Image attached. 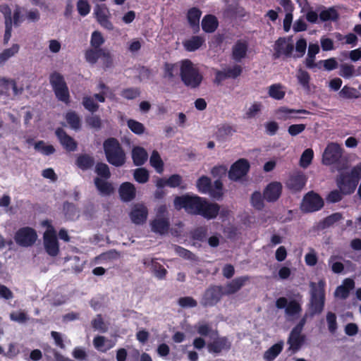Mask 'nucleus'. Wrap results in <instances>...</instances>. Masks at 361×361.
I'll return each mask as SVG.
<instances>
[{
	"label": "nucleus",
	"mask_w": 361,
	"mask_h": 361,
	"mask_svg": "<svg viewBox=\"0 0 361 361\" xmlns=\"http://www.w3.org/2000/svg\"><path fill=\"white\" fill-rule=\"evenodd\" d=\"M176 209H183L188 214L200 215L207 219H215L220 210L217 203L209 202L206 198L188 193L176 196L173 200Z\"/></svg>",
	"instance_id": "f257e3e1"
},
{
	"label": "nucleus",
	"mask_w": 361,
	"mask_h": 361,
	"mask_svg": "<svg viewBox=\"0 0 361 361\" xmlns=\"http://www.w3.org/2000/svg\"><path fill=\"white\" fill-rule=\"evenodd\" d=\"M180 78L188 88L195 90L200 87L204 77L200 68L190 59L180 61Z\"/></svg>",
	"instance_id": "f03ea898"
},
{
	"label": "nucleus",
	"mask_w": 361,
	"mask_h": 361,
	"mask_svg": "<svg viewBox=\"0 0 361 361\" xmlns=\"http://www.w3.org/2000/svg\"><path fill=\"white\" fill-rule=\"evenodd\" d=\"M103 148L106 161L115 167H121L126 162V154L119 141L109 137L104 141Z\"/></svg>",
	"instance_id": "7ed1b4c3"
},
{
	"label": "nucleus",
	"mask_w": 361,
	"mask_h": 361,
	"mask_svg": "<svg viewBox=\"0 0 361 361\" xmlns=\"http://www.w3.org/2000/svg\"><path fill=\"white\" fill-rule=\"evenodd\" d=\"M198 192L202 194H209L215 200H220L224 195V185L221 180L216 179L212 185L211 178L207 176H200L196 181Z\"/></svg>",
	"instance_id": "20e7f679"
},
{
	"label": "nucleus",
	"mask_w": 361,
	"mask_h": 361,
	"mask_svg": "<svg viewBox=\"0 0 361 361\" xmlns=\"http://www.w3.org/2000/svg\"><path fill=\"white\" fill-rule=\"evenodd\" d=\"M49 82L56 99L66 104L70 103V93L65 79L60 73L54 71L49 75Z\"/></svg>",
	"instance_id": "39448f33"
},
{
	"label": "nucleus",
	"mask_w": 361,
	"mask_h": 361,
	"mask_svg": "<svg viewBox=\"0 0 361 361\" xmlns=\"http://www.w3.org/2000/svg\"><path fill=\"white\" fill-rule=\"evenodd\" d=\"M325 305V290L323 287L317 286L312 283L311 285L310 300L309 311L310 315L319 314L324 310Z\"/></svg>",
	"instance_id": "423d86ee"
},
{
	"label": "nucleus",
	"mask_w": 361,
	"mask_h": 361,
	"mask_svg": "<svg viewBox=\"0 0 361 361\" xmlns=\"http://www.w3.org/2000/svg\"><path fill=\"white\" fill-rule=\"evenodd\" d=\"M225 295L222 286L211 285L204 292L200 304L204 307H213Z\"/></svg>",
	"instance_id": "0eeeda50"
},
{
	"label": "nucleus",
	"mask_w": 361,
	"mask_h": 361,
	"mask_svg": "<svg viewBox=\"0 0 361 361\" xmlns=\"http://www.w3.org/2000/svg\"><path fill=\"white\" fill-rule=\"evenodd\" d=\"M37 239L36 231L29 226L20 228L14 235V240L20 247H28L33 245Z\"/></svg>",
	"instance_id": "6e6552de"
},
{
	"label": "nucleus",
	"mask_w": 361,
	"mask_h": 361,
	"mask_svg": "<svg viewBox=\"0 0 361 361\" xmlns=\"http://www.w3.org/2000/svg\"><path fill=\"white\" fill-rule=\"evenodd\" d=\"M322 197L314 191L308 192L302 199L301 209L305 213H312L319 211L324 207Z\"/></svg>",
	"instance_id": "1a4fd4ad"
},
{
	"label": "nucleus",
	"mask_w": 361,
	"mask_h": 361,
	"mask_svg": "<svg viewBox=\"0 0 361 361\" xmlns=\"http://www.w3.org/2000/svg\"><path fill=\"white\" fill-rule=\"evenodd\" d=\"M275 305L279 310H285V314L288 317H293L298 315L302 312L301 304L296 300H290L288 301V299L285 297H280L276 299Z\"/></svg>",
	"instance_id": "9d476101"
},
{
	"label": "nucleus",
	"mask_w": 361,
	"mask_h": 361,
	"mask_svg": "<svg viewBox=\"0 0 361 361\" xmlns=\"http://www.w3.org/2000/svg\"><path fill=\"white\" fill-rule=\"evenodd\" d=\"M343 149L336 142H330L326 147L322 155V163L326 166L336 164L341 158Z\"/></svg>",
	"instance_id": "9b49d317"
},
{
	"label": "nucleus",
	"mask_w": 361,
	"mask_h": 361,
	"mask_svg": "<svg viewBox=\"0 0 361 361\" xmlns=\"http://www.w3.org/2000/svg\"><path fill=\"white\" fill-rule=\"evenodd\" d=\"M359 178H356L352 174V170L350 173H342L336 180L338 188L343 191V192L350 195L354 192L358 182Z\"/></svg>",
	"instance_id": "f8f14e48"
},
{
	"label": "nucleus",
	"mask_w": 361,
	"mask_h": 361,
	"mask_svg": "<svg viewBox=\"0 0 361 361\" xmlns=\"http://www.w3.org/2000/svg\"><path fill=\"white\" fill-rule=\"evenodd\" d=\"M49 227L44 233V246L48 255L55 257L59 252V245L54 228L53 226Z\"/></svg>",
	"instance_id": "ddd939ff"
},
{
	"label": "nucleus",
	"mask_w": 361,
	"mask_h": 361,
	"mask_svg": "<svg viewBox=\"0 0 361 361\" xmlns=\"http://www.w3.org/2000/svg\"><path fill=\"white\" fill-rule=\"evenodd\" d=\"M250 165L249 161L245 159H239L235 161L228 172L230 180L238 181L243 177L245 176L250 171Z\"/></svg>",
	"instance_id": "4468645a"
},
{
	"label": "nucleus",
	"mask_w": 361,
	"mask_h": 361,
	"mask_svg": "<svg viewBox=\"0 0 361 361\" xmlns=\"http://www.w3.org/2000/svg\"><path fill=\"white\" fill-rule=\"evenodd\" d=\"M307 178L302 171H295L290 174L286 182V188L293 193L300 192L305 186Z\"/></svg>",
	"instance_id": "2eb2a0df"
},
{
	"label": "nucleus",
	"mask_w": 361,
	"mask_h": 361,
	"mask_svg": "<svg viewBox=\"0 0 361 361\" xmlns=\"http://www.w3.org/2000/svg\"><path fill=\"white\" fill-rule=\"evenodd\" d=\"M94 15L102 27L108 30L114 29V25L109 20V10L105 4H97L94 8Z\"/></svg>",
	"instance_id": "dca6fc26"
},
{
	"label": "nucleus",
	"mask_w": 361,
	"mask_h": 361,
	"mask_svg": "<svg viewBox=\"0 0 361 361\" xmlns=\"http://www.w3.org/2000/svg\"><path fill=\"white\" fill-rule=\"evenodd\" d=\"M209 353L219 354L223 350L228 351L231 348V342L226 336L217 337L207 345Z\"/></svg>",
	"instance_id": "f3484780"
},
{
	"label": "nucleus",
	"mask_w": 361,
	"mask_h": 361,
	"mask_svg": "<svg viewBox=\"0 0 361 361\" xmlns=\"http://www.w3.org/2000/svg\"><path fill=\"white\" fill-rule=\"evenodd\" d=\"M142 264L146 267H149L154 276L159 280L165 279L168 273L167 270L157 262V258L145 257L142 259Z\"/></svg>",
	"instance_id": "a211bd4d"
},
{
	"label": "nucleus",
	"mask_w": 361,
	"mask_h": 361,
	"mask_svg": "<svg viewBox=\"0 0 361 361\" xmlns=\"http://www.w3.org/2000/svg\"><path fill=\"white\" fill-rule=\"evenodd\" d=\"M55 134L61 145L68 152H74L77 149L78 142L62 128H58Z\"/></svg>",
	"instance_id": "6ab92c4d"
},
{
	"label": "nucleus",
	"mask_w": 361,
	"mask_h": 361,
	"mask_svg": "<svg viewBox=\"0 0 361 361\" xmlns=\"http://www.w3.org/2000/svg\"><path fill=\"white\" fill-rule=\"evenodd\" d=\"M274 49L275 53L274 56L275 59L280 57L282 54L288 58L292 56L294 46L291 42L287 43L285 37H279L275 42Z\"/></svg>",
	"instance_id": "aec40b11"
},
{
	"label": "nucleus",
	"mask_w": 361,
	"mask_h": 361,
	"mask_svg": "<svg viewBox=\"0 0 361 361\" xmlns=\"http://www.w3.org/2000/svg\"><path fill=\"white\" fill-rule=\"evenodd\" d=\"M281 192V183L277 181L271 182L264 190V198L269 202H276L280 197Z\"/></svg>",
	"instance_id": "412c9836"
},
{
	"label": "nucleus",
	"mask_w": 361,
	"mask_h": 361,
	"mask_svg": "<svg viewBox=\"0 0 361 361\" xmlns=\"http://www.w3.org/2000/svg\"><path fill=\"white\" fill-rule=\"evenodd\" d=\"M148 216V209L142 204H136L132 208L130 217L133 223L137 225L144 224Z\"/></svg>",
	"instance_id": "4be33fe9"
},
{
	"label": "nucleus",
	"mask_w": 361,
	"mask_h": 361,
	"mask_svg": "<svg viewBox=\"0 0 361 361\" xmlns=\"http://www.w3.org/2000/svg\"><path fill=\"white\" fill-rule=\"evenodd\" d=\"M276 114L279 119L286 121L288 119L300 118V116L296 115L298 114H310V112L305 109H293L286 106H281L276 110Z\"/></svg>",
	"instance_id": "5701e85b"
},
{
	"label": "nucleus",
	"mask_w": 361,
	"mask_h": 361,
	"mask_svg": "<svg viewBox=\"0 0 361 361\" xmlns=\"http://www.w3.org/2000/svg\"><path fill=\"white\" fill-rule=\"evenodd\" d=\"M250 280V276H242L233 279L228 283L224 293L225 295H230L237 293Z\"/></svg>",
	"instance_id": "b1692460"
},
{
	"label": "nucleus",
	"mask_w": 361,
	"mask_h": 361,
	"mask_svg": "<svg viewBox=\"0 0 361 361\" xmlns=\"http://www.w3.org/2000/svg\"><path fill=\"white\" fill-rule=\"evenodd\" d=\"M355 288V281L353 279L347 278L343 281L342 285L338 286L335 290V296L341 299H346L350 294V290Z\"/></svg>",
	"instance_id": "393cba45"
},
{
	"label": "nucleus",
	"mask_w": 361,
	"mask_h": 361,
	"mask_svg": "<svg viewBox=\"0 0 361 361\" xmlns=\"http://www.w3.org/2000/svg\"><path fill=\"white\" fill-rule=\"evenodd\" d=\"M182 181V177L179 174H173L168 178H157L155 185L159 188H163L165 186L174 188L178 187Z\"/></svg>",
	"instance_id": "a878e982"
},
{
	"label": "nucleus",
	"mask_w": 361,
	"mask_h": 361,
	"mask_svg": "<svg viewBox=\"0 0 361 361\" xmlns=\"http://www.w3.org/2000/svg\"><path fill=\"white\" fill-rule=\"evenodd\" d=\"M121 199L123 202H130L135 197L136 190L134 185L130 182L122 183L118 190Z\"/></svg>",
	"instance_id": "bb28decb"
},
{
	"label": "nucleus",
	"mask_w": 361,
	"mask_h": 361,
	"mask_svg": "<svg viewBox=\"0 0 361 361\" xmlns=\"http://www.w3.org/2000/svg\"><path fill=\"white\" fill-rule=\"evenodd\" d=\"M202 11L196 7L191 8L188 11L187 19L194 32H197L200 30V19Z\"/></svg>",
	"instance_id": "cd10ccee"
},
{
	"label": "nucleus",
	"mask_w": 361,
	"mask_h": 361,
	"mask_svg": "<svg viewBox=\"0 0 361 361\" xmlns=\"http://www.w3.org/2000/svg\"><path fill=\"white\" fill-rule=\"evenodd\" d=\"M202 29L207 33L214 32L219 26L217 18L212 14L205 15L202 20Z\"/></svg>",
	"instance_id": "c85d7f7f"
},
{
	"label": "nucleus",
	"mask_w": 361,
	"mask_h": 361,
	"mask_svg": "<svg viewBox=\"0 0 361 361\" xmlns=\"http://www.w3.org/2000/svg\"><path fill=\"white\" fill-rule=\"evenodd\" d=\"M151 227L153 232L164 235L168 232L170 222L168 218H157L151 222Z\"/></svg>",
	"instance_id": "c756f323"
},
{
	"label": "nucleus",
	"mask_w": 361,
	"mask_h": 361,
	"mask_svg": "<svg viewBox=\"0 0 361 361\" xmlns=\"http://www.w3.org/2000/svg\"><path fill=\"white\" fill-rule=\"evenodd\" d=\"M148 159V154L145 148L140 146L133 147L132 149V159L135 166L143 165Z\"/></svg>",
	"instance_id": "7c9ffc66"
},
{
	"label": "nucleus",
	"mask_w": 361,
	"mask_h": 361,
	"mask_svg": "<svg viewBox=\"0 0 361 361\" xmlns=\"http://www.w3.org/2000/svg\"><path fill=\"white\" fill-rule=\"evenodd\" d=\"M247 51V44L245 42L238 40L232 48V57L237 61L240 62L246 56Z\"/></svg>",
	"instance_id": "2f4dec72"
},
{
	"label": "nucleus",
	"mask_w": 361,
	"mask_h": 361,
	"mask_svg": "<svg viewBox=\"0 0 361 361\" xmlns=\"http://www.w3.org/2000/svg\"><path fill=\"white\" fill-rule=\"evenodd\" d=\"M75 165L82 171H87L94 165V159L88 154H80L76 157Z\"/></svg>",
	"instance_id": "473e14b6"
},
{
	"label": "nucleus",
	"mask_w": 361,
	"mask_h": 361,
	"mask_svg": "<svg viewBox=\"0 0 361 361\" xmlns=\"http://www.w3.org/2000/svg\"><path fill=\"white\" fill-rule=\"evenodd\" d=\"M284 343L283 341H280L276 343L271 345L269 349H267L264 355L263 358L265 361H273L282 352L283 349Z\"/></svg>",
	"instance_id": "72a5a7b5"
},
{
	"label": "nucleus",
	"mask_w": 361,
	"mask_h": 361,
	"mask_svg": "<svg viewBox=\"0 0 361 361\" xmlns=\"http://www.w3.org/2000/svg\"><path fill=\"white\" fill-rule=\"evenodd\" d=\"M343 219V214L341 212L333 213L326 217L324 218L319 222L318 228L324 230L332 226L336 223L340 221Z\"/></svg>",
	"instance_id": "f704fd0d"
},
{
	"label": "nucleus",
	"mask_w": 361,
	"mask_h": 361,
	"mask_svg": "<svg viewBox=\"0 0 361 361\" xmlns=\"http://www.w3.org/2000/svg\"><path fill=\"white\" fill-rule=\"evenodd\" d=\"M94 183L97 190L103 195H109L114 192L112 184L105 179L96 177Z\"/></svg>",
	"instance_id": "c9c22d12"
},
{
	"label": "nucleus",
	"mask_w": 361,
	"mask_h": 361,
	"mask_svg": "<svg viewBox=\"0 0 361 361\" xmlns=\"http://www.w3.org/2000/svg\"><path fill=\"white\" fill-rule=\"evenodd\" d=\"M205 39L203 37L195 35L191 37L189 39L186 40L184 43L185 49L188 51H195L200 49L204 43Z\"/></svg>",
	"instance_id": "e433bc0d"
},
{
	"label": "nucleus",
	"mask_w": 361,
	"mask_h": 361,
	"mask_svg": "<svg viewBox=\"0 0 361 361\" xmlns=\"http://www.w3.org/2000/svg\"><path fill=\"white\" fill-rule=\"evenodd\" d=\"M235 129L229 124H223L218 127L216 132V137L219 140H224L228 137L235 133Z\"/></svg>",
	"instance_id": "4c0bfd02"
},
{
	"label": "nucleus",
	"mask_w": 361,
	"mask_h": 361,
	"mask_svg": "<svg viewBox=\"0 0 361 361\" xmlns=\"http://www.w3.org/2000/svg\"><path fill=\"white\" fill-rule=\"evenodd\" d=\"M319 19L322 22L329 20L335 22L339 19V13L334 7H329L320 12Z\"/></svg>",
	"instance_id": "58836bf2"
},
{
	"label": "nucleus",
	"mask_w": 361,
	"mask_h": 361,
	"mask_svg": "<svg viewBox=\"0 0 361 361\" xmlns=\"http://www.w3.org/2000/svg\"><path fill=\"white\" fill-rule=\"evenodd\" d=\"M104 49L92 48L87 49L85 53V58L87 62L93 65L102 57Z\"/></svg>",
	"instance_id": "ea45409f"
},
{
	"label": "nucleus",
	"mask_w": 361,
	"mask_h": 361,
	"mask_svg": "<svg viewBox=\"0 0 361 361\" xmlns=\"http://www.w3.org/2000/svg\"><path fill=\"white\" fill-rule=\"evenodd\" d=\"M283 89V87L281 84H273L269 86L268 94L270 97L276 100H281L284 98L286 94V92Z\"/></svg>",
	"instance_id": "a19ab883"
},
{
	"label": "nucleus",
	"mask_w": 361,
	"mask_h": 361,
	"mask_svg": "<svg viewBox=\"0 0 361 361\" xmlns=\"http://www.w3.org/2000/svg\"><path fill=\"white\" fill-rule=\"evenodd\" d=\"M63 210L66 218L68 220H74L79 216L76 206L68 201L63 202Z\"/></svg>",
	"instance_id": "79ce46f5"
},
{
	"label": "nucleus",
	"mask_w": 361,
	"mask_h": 361,
	"mask_svg": "<svg viewBox=\"0 0 361 361\" xmlns=\"http://www.w3.org/2000/svg\"><path fill=\"white\" fill-rule=\"evenodd\" d=\"M178 63L165 62L164 64L163 78L169 80H172L178 73Z\"/></svg>",
	"instance_id": "37998d69"
},
{
	"label": "nucleus",
	"mask_w": 361,
	"mask_h": 361,
	"mask_svg": "<svg viewBox=\"0 0 361 361\" xmlns=\"http://www.w3.org/2000/svg\"><path fill=\"white\" fill-rule=\"evenodd\" d=\"M149 162L151 166L156 169L157 173H161L163 172L164 162L157 151L154 150L152 152L149 159Z\"/></svg>",
	"instance_id": "c03bdc74"
},
{
	"label": "nucleus",
	"mask_w": 361,
	"mask_h": 361,
	"mask_svg": "<svg viewBox=\"0 0 361 361\" xmlns=\"http://www.w3.org/2000/svg\"><path fill=\"white\" fill-rule=\"evenodd\" d=\"M20 49V46L18 44H13L11 47L5 49L0 53V64L4 63L11 57L16 55Z\"/></svg>",
	"instance_id": "a18cd8bd"
},
{
	"label": "nucleus",
	"mask_w": 361,
	"mask_h": 361,
	"mask_svg": "<svg viewBox=\"0 0 361 361\" xmlns=\"http://www.w3.org/2000/svg\"><path fill=\"white\" fill-rule=\"evenodd\" d=\"M262 107L263 105L261 102H255L245 111L244 114V118L247 119L255 118L257 115H259L261 113Z\"/></svg>",
	"instance_id": "49530a36"
},
{
	"label": "nucleus",
	"mask_w": 361,
	"mask_h": 361,
	"mask_svg": "<svg viewBox=\"0 0 361 361\" xmlns=\"http://www.w3.org/2000/svg\"><path fill=\"white\" fill-rule=\"evenodd\" d=\"M95 173L99 178L108 180L111 177V172L109 166L104 162H97L95 166Z\"/></svg>",
	"instance_id": "de8ad7c7"
},
{
	"label": "nucleus",
	"mask_w": 361,
	"mask_h": 361,
	"mask_svg": "<svg viewBox=\"0 0 361 361\" xmlns=\"http://www.w3.org/2000/svg\"><path fill=\"white\" fill-rule=\"evenodd\" d=\"M304 338L300 334H295L290 332L288 343L290 345V349L297 351L301 347Z\"/></svg>",
	"instance_id": "09e8293b"
},
{
	"label": "nucleus",
	"mask_w": 361,
	"mask_h": 361,
	"mask_svg": "<svg viewBox=\"0 0 361 361\" xmlns=\"http://www.w3.org/2000/svg\"><path fill=\"white\" fill-rule=\"evenodd\" d=\"M339 95L343 99H351L358 98L360 93L355 88L345 85L339 92Z\"/></svg>",
	"instance_id": "8fccbe9b"
},
{
	"label": "nucleus",
	"mask_w": 361,
	"mask_h": 361,
	"mask_svg": "<svg viewBox=\"0 0 361 361\" xmlns=\"http://www.w3.org/2000/svg\"><path fill=\"white\" fill-rule=\"evenodd\" d=\"M66 120L70 126L74 130L80 128V118L75 111H69L66 115Z\"/></svg>",
	"instance_id": "3c124183"
},
{
	"label": "nucleus",
	"mask_w": 361,
	"mask_h": 361,
	"mask_svg": "<svg viewBox=\"0 0 361 361\" xmlns=\"http://www.w3.org/2000/svg\"><path fill=\"white\" fill-rule=\"evenodd\" d=\"M35 149L46 156L51 155L55 152V148L51 145H45L43 140L37 142L34 146Z\"/></svg>",
	"instance_id": "603ef678"
},
{
	"label": "nucleus",
	"mask_w": 361,
	"mask_h": 361,
	"mask_svg": "<svg viewBox=\"0 0 361 361\" xmlns=\"http://www.w3.org/2000/svg\"><path fill=\"white\" fill-rule=\"evenodd\" d=\"M134 179L139 183H145L149 180V171L145 168H137L133 173Z\"/></svg>",
	"instance_id": "864d4df0"
},
{
	"label": "nucleus",
	"mask_w": 361,
	"mask_h": 361,
	"mask_svg": "<svg viewBox=\"0 0 361 361\" xmlns=\"http://www.w3.org/2000/svg\"><path fill=\"white\" fill-rule=\"evenodd\" d=\"M127 126L136 135H142L145 130V127L142 123L132 118L127 121Z\"/></svg>",
	"instance_id": "5fc2aeb1"
},
{
	"label": "nucleus",
	"mask_w": 361,
	"mask_h": 361,
	"mask_svg": "<svg viewBox=\"0 0 361 361\" xmlns=\"http://www.w3.org/2000/svg\"><path fill=\"white\" fill-rule=\"evenodd\" d=\"M140 90L138 87H128L121 91V96L128 100H133L140 97Z\"/></svg>",
	"instance_id": "6e6d98bb"
},
{
	"label": "nucleus",
	"mask_w": 361,
	"mask_h": 361,
	"mask_svg": "<svg viewBox=\"0 0 361 361\" xmlns=\"http://www.w3.org/2000/svg\"><path fill=\"white\" fill-rule=\"evenodd\" d=\"M314 157V152L312 149H306L302 154L300 159V165L307 168L312 162Z\"/></svg>",
	"instance_id": "4d7b16f0"
},
{
	"label": "nucleus",
	"mask_w": 361,
	"mask_h": 361,
	"mask_svg": "<svg viewBox=\"0 0 361 361\" xmlns=\"http://www.w3.org/2000/svg\"><path fill=\"white\" fill-rule=\"evenodd\" d=\"M92 328L97 330L101 333H105L108 330V327L105 324L102 314H97L96 318L93 319L91 322Z\"/></svg>",
	"instance_id": "13d9d810"
},
{
	"label": "nucleus",
	"mask_w": 361,
	"mask_h": 361,
	"mask_svg": "<svg viewBox=\"0 0 361 361\" xmlns=\"http://www.w3.org/2000/svg\"><path fill=\"white\" fill-rule=\"evenodd\" d=\"M264 195L262 196L261 192L255 191L251 196L252 205L257 210H262L264 207Z\"/></svg>",
	"instance_id": "bf43d9fd"
},
{
	"label": "nucleus",
	"mask_w": 361,
	"mask_h": 361,
	"mask_svg": "<svg viewBox=\"0 0 361 361\" xmlns=\"http://www.w3.org/2000/svg\"><path fill=\"white\" fill-rule=\"evenodd\" d=\"M344 195H347V194L343 192L340 189L334 190L327 195L326 200L328 203H337L342 200Z\"/></svg>",
	"instance_id": "052dcab7"
},
{
	"label": "nucleus",
	"mask_w": 361,
	"mask_h": 361,
	"mask_svg": "<svg viewBox=\"0 0 361 361\" xmlns=\"http://www.w3.org/2000/svg\"><path fill=\"white\" fill-rule=\"evenodd\" d=\"M207 235V228L205 226L196 228L191 232V237L195 240L203 242Z\"/></svg>",
	"instance_id": "680f3d73"
},
{
	"label": "nucleus",
	"mask_w": 361,
	"mask_h": 361,
	"mask_svg": "<svg viewBox=\"0 0 361 361\" xmlns=\"http://www.w3.org/2000/svg\"><path fill=\"white\" fill-rule=\"evenodd\" d=\"M82 103L84 108L92 114L99 109V104H97L91 97H84Z\"/></svg>",
	"instance_id": "e2e57ef3"
},
{
	"label": "nucleus",
	"mask_w": 361,
	"mask_h": 361,
	"mask_svg": "<svg viewBox=\"0 0 361 361\" xmlns=\"http://www.w3.org/2000/svg\"><path fill=\"white\" fill-rule=\"evenodd\" d=\"M355 73L353 65L343 63L341 65L339 75L344 78H350Z\"/></svg>",
	"instance_id": "0e129e2a"
},
{
	"label": "nucleus",
	"mask_w": 361,
	"mask_h": 361,
	"mask_svg": "<svg viewBox=\"0 0 361 361\" xmlns=\"http://www.w3.org/2000/svg\"><path fill=\"white\" fill-rule=\"evenodd\" d=\"M104 39L98 31L92 32L91 36L90 44L93 48L101 49L100 47L104 44Z\"/></svg>",
	"instance_id": "69168bd1"
},
{
	"label": "nucleus",
	"mask_w": 361,
	"mask_h": 361,
	"mask_svg": "<svg viewBox=\"0 0 361 361\" xmlns=\"http://www.w3.org/2000/svg\"><path fill=\"white\" fill-rule=\"evenodd\" d=\"M307 49V41L304 38H300L296 42L295 51L297 54L294 55L295 58H301L305 54Z\"/></svg>",
	"instance_id": "338daca9"
},
{
	"label": "nucleus",
	"mask_w": 361,
	"mask_h": 361,
	"mask_svg": "<svg viewBox=\"0 0 361 361\" xmlns=\"http://www.w3.org/2000/svg\"><path fill=\"white\" fill-rule=\"evenodd\" d=\"M90 5L87 0H78L77 10L81 16H86L90 12Z\"/></svg>",
	"instance_id": "774afa93"
}]
</instances>
